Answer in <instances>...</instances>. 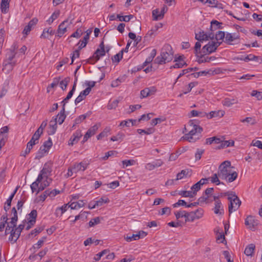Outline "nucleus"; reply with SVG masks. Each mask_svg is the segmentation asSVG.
<instances>
[{"instance_id":"obj_1","label":"nucleus","mask_w":262,"mask_h":262,"mask_svg":"<svg viewBox=\"0 0 262 262\" xmlns=\"http://www.w3.org/2000/svg\"><path fill=\"white\" fill-rule=\"evenodd\" d=\"M195 123H196V120H191L189 121L187 126L188 128H184L186 132L188 131V133L185 134L184 136H183L184 140H187L189 142H195L199 138V137L195 138L193 136L198 133L201 134L203 131V128L196 124Z\"/></svg>"},{"instance_id":"obj_2","label":"nucleus","mask_w":262,"mask_h":262,"mask_svg":"<svg viewBox=\"0 0 262 262\" xmlns=\"http://www.w3.org/2000/svg\"><path fill=\"white\" fill-rule=\"evenodd\" d=\"M173 58V53L172 48L169 45H165L161 50L160 55L157 56L155 62L158 64H164L172 60Z\"/></svg>"},{"instance_id":"obj_3","label":"nucleus","mask_w":262,"mask_h":262,"mask_svg":"<svg viewBox=\"0 0 262 262\" xmlns=\"http://www.w3.org/2000/svg\"><path fill=\"white\" fill-rule=\"evenodd\" d=\"M225 194L228 195V200L230 201L228 209L230 214L233 211H235L238 209L241 205V201L233 191L227 192Z\"/></svg>"},{"instance_id":"obj_4","label":"nucleus","mask_w":262,"mask_h":262,"mask_svg":"<svg viewBox=\"0 0 262 262\" xmlns=\"http://www.w3.org/2000/svg\"><path fill=\"white\" fill-rule=\"evenodd\" d=\"M231 166V163L229 161H225L219 166L218 170V175L219 177L225 180L229 176L230 170L228 168Z\"/></svg>"},{"instance_id":"obj_5","label":"nucleus","mask_w":262,"mask_h":262,"mask_svg":"<svg viewBox=\"0 0 262 262\" xmlns=\"http://www.w3.org/2000/svg\"><path fill=\"white\" fill-rule=\"evenodd\" d=\"M52 141L51 138H49L48 140L45 141L43 145L40 146L38 154L40 155L36 157V159L41 157L45 153L48 152L50 148L52 146Z\"/></svg>"},{"instance_id":"obj_6","label":"nucleus","mask_w":262,"mask_h":262,"mask_svg":"<svg viewBox=\"0 0 262 262\" xmlns=\"http://www.w3.org/2000/svg\"><path fill=\"white\" fill-rule=\"evenodd\" d=\"M245 224L250 229L254 230L258 225L259 222L254 216L249 215L245 219Z\"/></svg>"},{"instance_id":"obj_7","label":"nucleus","mask_w":262,"mask_h":262,"mask_svg":"<svg viewBox=\"0 0 262 262\" xmlns=\"http://www.w3.org/2000/svg\"><path fill=\"white\" fill-rule=\"evenodd\" d=\"M105 55V50L97 49L94 52L92 57L88 59V62L90 64H94L96 62L100 59L101 57Z\"/></svg>"},{"instance_id":"obj_8","label":"nucleus","mask_w":262,"mask_h":262,"mask_svg":"<svg viewBox=\"0 0 262 262\" xmlns=\"http://www.w3.org/2000/svg\"><path fill=\"white\" fill-rule=\"evenodd\" d=\"M88 164L85 162H81L79 163H75L72 167H73V172L77 173L79 171H84L87 167Z\"/></svg>"},{"instance_id":"obj_9","label":"nucleus","mask_w":262,"mask_h":262,"mask_svg":"<svg viewBox=\"0 0 262 262\" xmlns=\"http://www.w3.org/2000/svg\"><path fill=\"white\" fill-rule=\"evenodd\" d=\"M82 136L81 130H77L75 133L71 137L69 141V145H73L74 144L77 143L79 140L80 137Z\"/></svg>"},{"instance_id":"obj_10","label":"nucleus","mask_w":262,"mask_h":262,"mask_svg":"<svg viewBox=\"0 0 262 262\" xmlns=\"http://www.w3.org/2000/svg\"><path fill=\"white\" fill-rule=\"evenodd\" d=\"M68 20H66L62 22L58 26V29L57 31V36L59 37H61L62 35L67 31V28L68 27V25H66V24L68 23Z\"/></svg>"},{"instance_id":"obj_11","label":"nucleus","mask_w":262,"mask_h":262,"mask_svg":"<svg viewBox=\"0 0 262 262\" xmlns=\"http://www.w3.org/2000/svg\"><path fill=\"white\" fill-rule=\"evenodd\" d=\"M239 38V36L238 34H237L236 33L232 34L231 33H227L226 34L225 40L224 41L228 45H233V43H232V42L234 40Z\"/></svg>"},{"instance_id":"obj_12","label":"nucleus","mask_w":262,"mask_h":262,"mask_svg":"<svg viewBox=\"0 0 262 262\" xmlns=\"http://www.w3.org/2000/svg\"><path fill=\"white\" fill-rule=\"evenodd\" d=\"M57 118H54V117H53L49 124V130L48 131L49 135H52L55 133L57 128Z\"/></svg>"},{"instance_id":"obj_13","label":"nucleus","mask_w":262,"mask_h":262,"mask_svg":"<svg viewBox=\"0 0 262 262\" xmlns=\"http://www.w3.org/2000/svg\"><path fill=\"white\" fill-rule=\"evenodd\" d=\"M174 214L177 220L180 217H184L185 218L186 223L190 221L193 222V217H191L190 219H188V216L190 215V214L186 211L177 212L174 213Z\"/></svg>"},{"instance_id":"obj_14","label":"nucleus","mask_w":262,"mask_h":262,"mask_svg":"<svg viewBox=\"0 0 262 262\" xmlns=\"http://www.w3.org/2000/svg\"><path fill=\"white\" fill-rule=\"evenodd\" d=\"M16 62H8V61H4L3 71L6 74L9 73L13 69Z\"/></svg>"},{"instance_id":"obj_15","label":"nucleus","mask_w":262,"mask_h":262,"mask_svg":"<svg viewBox=\"0 0 262 262\" xmlns=\"http://www.w3.org/2000/svg\"><path fill=\"white\" fill-rule=\"evenodd\" d=\"M43 176L45 175L42 174V173L40 172L36 180L31 185V188L32 192L36 191L37 187H38L39 184L41 182L43 179Z\"/></svg>"},{"instance_id":"obj_16","label":"nucleus","mask_w":262,"mask_h":262,"mask_svg":"<svg viewBox=\"0 0 262 262\" xmlns=\"http://www.w3.org/2000/svg\"><path fill=\"white\" fill-rule=\"evenodd\" d=\"M204 211L202 209L200 208L196 210L195 211H192L190 213V217H193V221L195 219H199L202 217Z\"/></svg>"},{"instance_id":"obj_17","label":"nucleus","mask_w":262,"mask_h":262,"mask_svg":"<svg viewBox=\"0 0 262 262\" xmlns=\"http://www.w3.org/2000/svg\"><path fill=\"white\" fill-rule=\"evenodd\" d=\"M255 249V246L254 244L248 245L244 251V253L248 256H253L254 251Z\"/></svg>"},{"instance_id":"obj_18","label":"nucleus","mask_w":262,"mask_h":262,"mask_svg":"<svg viewBox=\"0 0 262 262\" xmlns=\"http://www.w3.org/2000/svg\"><path fill=\"white\" fill-rule=\"evenodd\" d=\"M10 2V0H2L1 10L3 13H7L9 11Z\"/></svg>"},{"instance_id":"obj_19","label":"nucleus","mask_w":262,"mask_h":262,"mask_svg":"<svg viewBox=\"0 0 262 262\" xmlns=\"http://www.w3.org/2000/svg\"><path fill=\"white\" fill-rule=\"evenodd\" d=\"M66 118V115L65 114V111L60 110V112L57 115L54 117V118H57V123L59 124H61L64 121Z\"/></svg>"},{"instance_id":"obj_20","label":"nucleus","mask_w":262,"mask_h":262,"mask_svg":"<svg viewBox=\"0 0 262 262\" xmlns=\"http://www.w3.org/2000/svg\"><path fill=\"white\" fill-rule=\"evenodd\" d=\"M11 215L12 217L11 221L10 222V224L13 225V227L16 226V223L18 220L17 212L15 207L12 208L11 210Z\"/></svg>"},{"instance_id":"obj_21","label":"nucleus","mask_w":262,"mask_h":262,"mask_svg":"<svg viewBox=\"0 0 262 262\" xmlns=\"http://www.w3.org/2000/svg\"><path fill=\"white\" fill-rule=\"evenodd\" d=\"M30 220L28 223L32 225H34L36 222V220L37 215V212L36 210H32L29 214Z\"/></svg>"},{"instance_id":"obj_22","label":"nucleus","mask_w":262,"mask_h":262,"mask_svg":"<svg viewBox=\"0 0 262 262\" xmlns=\"http://www.w3.org/2000/svg\"><path fill=\"white\" fill-rule=\"evenodd\" d=\"M198 60V62L199 63H202L204 62H209L211 60H214L215 59V57L214 56H211V57H204V55H201Z\"/></svg>"},{"instance_id":"obj_23","label":"nucleus","mask_w":262,"mask_h":262,"mask_svg":"<svg viewBox=\"0 0 262 262\" xmlns=\"http://www.w3.org/2000/svg\"><path fill=\"white\" fill-rule=\"evenodd\" d=\"M225 112L223 111H212L208 114V119H211L216 117H222L224 115Z\"/></svg>"},{"instance_id":"obj_24","label":"nucleus","mask_w":262,"mask_h":262,"mask_svg":"<svg viewBox=\"0 0 262 262\" xmlns=\"http://www.w3.org/2000/svg\"><path fill=\"white\" fill-rule=\"evenodd\" d=\"M195 39L200 41L207 40H208V36L202 31V32H200L199 34H195Z\"/></svg>"},{"instance_id":"obj_25","label":"nucleus","mask_w":262,"mask_h":262,"mask_svg":"<svg viewBox=\"0 0 262 262\" xmlns=\"http://www.w3.org/2000/svg\"><path fill=\"white\" fill-rule=\"evenodd\" d=\"M237 102V100L235 99L227 98L223 101V104L224 106L230 107L233 104H236Z\"/></svg>"},{"instance_id":"obj_26","label":"nucleus","mask_w":262,"mask_h":262,"mask_svg":"<svg viewBox=\"0 0 262 262\" xmlns=\"http://www.w3.org/2000/svg\"><path fill=\"white\" fill-rule=\"evenodd\" d=\"M100 126V124L99 123L94 125L90 127L85 134L89 135L90 137H92L96 134Z\"/></svg>"},{"instance_id":"obj_27","label":"nucleus","mask_w":262,"mask_h":262,"mask_svg":"<svg viewBox=\"0 0 262 262\" xmlns=\"http://www.w3.org/2000/svg\"><path fill=\"white\" fill-rule=\"evenodd\" d=\"M201 182V181H199L191 187L192 193L194 194L195 195L196 194V192L201 189V186L203 185V183H202Z\"/></svg>"},{"instance_id":"obj_28","label":"nucleus","mask_w":262,"mask_h":262,"mask_svg":"<svg viewBox=\"0 0 262 262\" xmlns=\"http://www.w3.org/2000/svg\"><path fill=\"white\" fill-rule=\"evenodd\" d=\"M234 144L233 140L222 141L221 145L218 147L219 149L224 148L226 147L233 146Z\"/></svg>"},{"instance_id":"obj_29","label":"nucleus","mask_w":262,"mask_h":262,"mask_svg":"<svg viewBox=\"0 0 262 262\" xmlns=\"http://www.w3.org/2000/svg\"><path fill=\"white\" fill-rule=\"evenodd\" d=\"M84 203L83 200H79L77 202H73L70 205L69 207L71 209H76L77 208L84 206Z\"/></svg>"},{"instance_id":"obj_30","label":"nucleus","mask_w":262,"mask_h":262,"mask_svg":"<svg viewBox=\"0 0 262 262\" xmlns=\"http://www.w3.org/2000/svg\"><path fill=\"white\" fill-rule=\"evenodd\" d=\"M221 25V23H220L216 20H213L211 22L210 30L211 31H214L218 29H222Z\"/></svg>"},{"instance_id":"obj_31","label":"nucleus","mask_w":262,"mask_h":262,"mask_svg":"<svg viewBox=\"0 0 262 262\" xmlns=\"http://www.w3.org/2000/svg\"><path fill=\"white\" fill-rule=\"evenodd\" d=\"M153 20H158L163 18V13H159V10L156 9L152 12Z\"/></svg>"},{"instance_id":"obj_32","label":"nucleus","mask_w":262,"mask_h":262,"mask_svg":"<svg viewBox=\"0 0 262 262\" xmlns=\"http://www.w3.org/2000/svg\"><path fill=\"white\" fill-rule=\"evenodd\" d=\"M221 207L222 203L221 201H216V202L215 203L214 212L215 214H223L224 213L223 209H221L220 210Z\"/></svg>"},{"instance_id":"obj_33","label":"nucleus","mask_w":262,"mask_h":262,"mask_svg":"<svg viewBox=\"0 0 262 262\" xmlns=\"http://www.w3.org/2000/svg\"><path fill=\"white\" fill-rule=\"evenodd\" d=\"M134 122H137V120L135 119H128L127 120H123L120 122L119 126L129 127L130 123L131 126H134L135 124H134Z\"/></svg>"},{"instance_id":"obj_34","label":"nucleus","mask_w":262,"mask_h":262,"mask_svg":"<svg viewBox=\"0 0 262 262\" xmlns=\"http://www.w3.org/2000/svg\"><path fill=\"white\" fill-rule=\"evenodd\" d=\"M70 81V78L69 77H66L63 80L59 82L61 89L64 91L66 90L67 87Z\"/></svg>"},{"instance_id":"obj_35","label":"nucleus","mask_w":262,"mask_h":262,"mask_svg":"<svg viewBox=\"0 0 262 262\" xmlns=\"http://www.w3.org/2000/svg\"><path fill=\"white\" fill-rule=\"evenodd\" d=\"M238 174L236 171L230 172L229 176L225 180L228 183H231L235 180L237 178Z\"/></svg>"},{"instance_id":"obj_36","label":"nucleus","mask_w":262,"mask_h":262,"mask_svg":"<svg viewBox=\"0 0 262 262\" xmlns=\"http://www.w3.org/2000/svg\"><path fill=\"white\" fill-rule=\"evenodd\" d=\"M110 202V200L106 196L101 197L99 200L95 201V204L96 207L101 206L104 203H107Z\"/></svg>"},{"instance_id":"obj_37","label":"nucleus","mask_w":262,"mask_h":262,"mask_svg":"<svg viewBox=\"0 0 262 262\" xmlns=\"http://www.w3.org/2000/svg\"><path fill=\"white\" fill-rule=\"evenodd\" d=\"M117 17L119 19V20L120 21L128 22L134 17V15L130 14L129 15L121 16L120 14H117Z\"/></svg>"},{"instance_id":"obj_38","label":"nucleus","mask_w":262,"mask_h":262,"mask_svg":"<svg viewBox=\"0 0 262 262\" xmlns=\"http://www.w3.org/2000/svg\"><path fill=\"white\" fill-rule=\"evenodd\" d=\"M199 70V68H197V67H194V68H189L187 69H184V70H183L182 71V73H181L178 77H177V80L180 78L181 77H182V76H183L184 75L186 74V73H189L190 72H191V71H198Z\"/></svg>"},{"instance_id":"obj_39","label":"nucleus","mask_w":262,"mask_h":262,"mask_svg":"<svg viewBox=\"0 0 262 262\" xmlns=\"http://www.w3.org/2000/svg\"><path fill=\"white\" fill-rule=\"evenodd\" d=\"M219 175L217 173H214L213 176L211 178H209L211 180V182L213 183H215L216 185H219V184H223L224 185V183L223 182H221L219 179Z\"/></svg>"},{"instance_id":"obj_40","label":"nucleus","mask_w":262,"mask_h":262,"mask_svg":"<svg viewBox=\"0 0 262 262\" xmlns=\"http://www.w3.org/2000/svg\"><path fill=\"white\" fill-rule=\"evenodd\" d=\"M10 236L9 237V241L12 243H14L16 242L17 240L18 239H16L17 237L16 236V234L15 233V231H14V228H13L11 231H10Z\"/></svg>"},{"instance_id":"obj_41","label":"nucleus","mask_w":262,"mask_h":262,"mask_svg":"<svg viewBox=\"0 0 262 262\" xmlns=\"http://www.w3.org/2000/svg\"><path fill=\"white\" fill-rule=\"evenodd\" d=\"M125 239L128 242H130L133 240H137L140 238V234L137 233V234H133L131 236H128V235L124 237Z\"/></svg>"},{"instance_id":"obj_42","label":"nucleus","mask_w":262,"mask_h":262,"mask_svg":"<svg viewBox=\"0 0 262 262\" xmlns=\"http://www.w3.org/2000/svg\"><path fill=\"white\" fill-rule=\"evenodd\" d=\"M49 185V183L47 181H44L42 183L40 184V186H38L36 189V194H37L40 191H42L45 189L46 187Z\"/></svg>"},{"instance_id":"obj_43","label":"nucleus","mask_w":262,"mask_h":262,"mask_svg":"<svg viewBox=\"0 0 262 262\" xmlns=\"http://www.w3.org/2000/svg\"><path fill=\"white\" fill-rule=\"evenodd\" d=\"M179 194L182 195L183 197L193 198L195 196V195L192 193V191H187V190H183V191H180Z\"/></svg>"},{"instance_id":"obj_44","label":"nucleus","mask_w":262,"mask_h":262,"mask_svg":"<svg viewBox=\"0 0 262 262\" xmlns=\"http://www.w3.org/2000/svg\"><path fill=\"white\" fill-rule=\"evenodd\" d=\"M90 114H89L88 113H86L85 114H83L82 115H80L77 118H76L75 120V124H80L82 121H83L84 119H86V117L90 116Z\"/></svg>"},{"instance_id":"obj_45","label":"nucleus","mask_w":262,"mask_h":262,"mask_svg":"<svg viewBox=\"0 0 262 262\" xmlns=\"http://www.w3.org/2000/svg\"><path fill=\"white\" fill-rule=\"evenodd\" d=\"M86 96H87L86 94L83 93V91H82L80 93L79 96L75 100V104L76 105H77L78 103H79L81 101L84 100Z\"/></svg>"},{"instance_id":"obj_46","label":"nucleus","mask_w":262,"mask_h":262,"mask_svg":"<svg viewBox=\"0 0 262 262\" xmlns=\"http://www.w3.org/2000/svg\"><path fill=\"white\" fill-rule=\"evenodd\" d=\"M123 50L121 51L119 53L116 54L114 56L112 57V60L113 62L116 61L117 62H119L120 60L123 57Z\"/></svg>"},{"instance_id":"obj_47","label":"nucleus","mask_w":262,"mask_h":262,"mask_svg":"<svg viewBox=\"0 0 262 262\" xmlns=\"http://www.w3.org/2000/svg\"><path fill=\"white\" fill-rule=\"evenodd\" d=\"M75 86L73 85L72 90L69 92L66 97L63 99V102L67 103L70 99L71 98L75 91Z\"/></svg>"},{"instance_id":"obj_48","label":"nucleus","mask_w":262,"mask_h":262,"mask_svg":"<svg viewBox=\"0 0 262 262\" xmlns=\"http://www.w3.org/2000/svg\"><path fill=\"white\" fill-rule=\"evenodd\" d=\"M155 131V129L152 128H148L147 129H138L137 132L139 134H141L142 133H144L146 135H149L152 134Z\"/></svg>"},{"instance_id":"obj_49","label":"nucleus","mask_w":262,"mask_h":262,"mask_svg":"<svg viewBox=\"0 0 262 262\" xmlns=\"http://www.w3.org/2000/svg\"><path fill=\"white\" fill-rule=\"evenodd\" d=\"M189 173L188 169L182 170L180 172H179L177 174V178L176 180H179L182 179L184 176H186Z\"/></svg>"},{"instance_id":"obj_50","label":"nucleus","mask_w":262,"mask_h":262,"mask_svg":"<svg viewBox=\"0 0 262 262\" xmlns=\"http://www.w3.org/2000/svg\"><path fill=\"white\" fill-rule=\"evenodd\" d=\"M15 53L13 51H11L10 54L7 55V58L4 61H8V62H15L13 61L15 57Z\"/></svg>"},{"instance_id":"obj_51","label":"nucleus","mask_w":262,"mask_h":262,"mask_svg":"<svg viewBox=\"0 0 262 262\" xmlns=\"http://www.w3.org/2000/svg\"><path fill=\"white\" fill-rule=\"evenodd\" d=\"M100 217H96L92 219L89 223V226L90 227H93L96 225H97L100 223Z\"/></svg>"},{"instance_id":"obj_52","label":"nucleus","mask_w":262,"mask_h":262,"mask_svg":"<svg viewBox=\"0 0 262 262\" xmlns=\"http://www.w3.org/2000/svg\"><path fill=\"white\" fill-rule=\"evenodd\" d=\"M52 171V169L50 166L47 163L44 165V166L40 172L42 174L46 175L48 173H50Z\"/></svg>"},{"instance_id":"obj_53","label":"nucleus","mask_w":262,"mask_h":262,"mask_svg":"<svg viewBox=\"0 0 262 262\" xmlns=\"http://www.w3.org/2000/svg\"><path fill=\"white\" fill-rule=\"evenodd\" d=\"M44 228L43 227H38L36 228L35 229L31 231V232L29 234L28 236L30 237L31 235H36L37 234L40 233L42 231H43Z\"/></svg>"},{"instance_id":"obj_54","label":"nucleus","mask_w":262,"mask_h":262,"mask_svg":"<svg viewBox=\"0 0 262 262\" xmlns=\"http://www.w3.org/2000/svg\"><path fill=\"white\" fill-rule=\"evenodd\" d=\"M159 28V27L158 26H155L154 27H153L151 30H150L146 34L145 37H151L152 35H155V34L157 32V31Z\"/></svg>"},{"instance_id":"obj_55","label":"nucleus","mask_w":262,"mask_h":262,"mask_svg":"<svg viewBox=\"0 0 262 262\" xmlns=\"http://www.w3.org/2000/svg\"><path fill=\"white\" fill-rule=\"evenodd\" d=\"M88 213V212L83 211L81 212L79 214L76 215L75 216V220H78L81 219L82 220H85L87 219L86 214Z\"/></svg>"},{"instance_id":"obj_56","label":"nucleus","mask_w":262,"mask_h":262,"mask_svg":"<svg viewBox=\"0 0 262 262\" xmlns=\"http://www.w3.org/2000/svg\"><path fill=\"white\" fill-rule=\"evenodd\" d=\"M59 11H58L57 12H54L51 16L49 18V19L47 20L49 24L52 23L53 21L59 16Z\"/></svg>"},{"instance_id":"obj_57","label":"nucleus","mask_w":262,"mask_h":262,"mask_svg":"<svg viewBox=\"0 0 262 262\" xmlns=\"http://www.w3.org/2000/svg\"><path fill=\"white\" fill-rule=\"evenodd\" d=\"M225 33L224 31H219L217 32L215 35V39L218 40H223L224 38H225Z\"/></svg>"},{"instance_id":"obj_58","label":"nucleus","mask_w":262,"mask_h":262,"mask_svg":"<svg viewBox=\"0 0 262 262\" xmlns=\"http://www.w3.org/2000/svg\"><path fill=\"white\" fill-rule=\"evenodd\" d=\"M109 251L107 249H105L102 251L101 252L97 254L94 257V259L96 261H98L100 259L101 257L104 254H106Z\"/></svg>"},{"instance_id":"obj_59","label":"nucleus","mask_w":262,"mask_h":262,"mask_svg":"<svg viewBox=\"0 0 262 262\" xmlns=\"http://www.w3.org/2000/svg\"><path fill=\"white\" fill-rule=\"evenodd\" d=\"M201 47V44L199 41H197L195 42V46L194 48V54L196 56L199 57V54L200 53V49Z\"/></svg>"},{"instance_id":"obj_60","label":"nucleus","mask_w":262,"mask_h":262,"mask_svg":"<svg viewBox=\"0 0 262 262\" xmlns=\"http://www.w3.org/2000/svg\"><path fill=\"white\" fill-rule=\"evenodd\" d=\"M119 103V100L116 99L112 101V102H110L107 105V108L108 110H112L113 108H115L117 106Z\"/></svg>"},{"instance_id":"obj_61","label":"nucleus","mask_w":262,"mask_h":262,"mask_svg":"<svg viewBox=\"0 0 262 262\" xmlns=\"http://www.w3.org/2000/svg\"><path fill=\"white\" fill-rule=\"evenodd\" d=\"M89 39H85V37H84L82 40H79L78 43L77 45L80 44L79 46V50H81L82 48H84L88 42Z\"/></svg>"},{"instance_id":"obj_62","label":"nucleus","mask_w":262,"mask_h":262,"mask_svg":"<svg viewBox=\"0 0 262 262\" xmlns=\"http://www.w3.org/2000/svg\"><path fill=\"white\" fill-rule=\"evenodd\" d=\"M172 67H171V68H182L183 67H186L187 66V64L186 63V62H176Z\"/></svg>"},{"instance_id":"obj_63","label":"nucleus","mask_w":262,"mask_h":262,"mask_svg":"<svg viewBox=\"0 0 262 262\" xmlns=\"http://www.w3.org/2000/svg\"><path fill=\"white\" fill-rule=\"evenodd\" d=\"M251 145L257 147L258 148L262 149V142L260 141L253 140Z\"/></svg>"},{"instance_id":"obj_64","label":"nucleus","mask_w":262,"mask_h":262,"mask_svg":"<svg viewBox=\"0 0 262 262\" xmlns=\"http://www.w3.org/2000/svg\"><path fill=\"white\" fill-rule=\"evenodd\" d=\"M132 27L134 30L136 32H140L141 30V25L139 21L135 23Z\"/></svg>"}]
</instances>
